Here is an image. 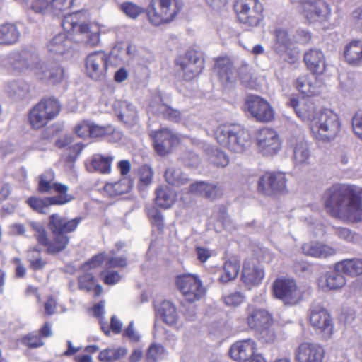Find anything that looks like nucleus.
I'll return each mask as SVG.
<instances>
[{
  "label": "nucleus",
  "mask_w": 362,
  "mask_h": 362,
  "mask_svg": "<svg viewBox=\"0 0 362 362\" xmlns=\"http://www.w3.org/2000/svg\"><path fill=\"white\" fill-rule=\"evenodd\" d=\"M234 8L240 22L248 26L258 25L262 19L263 6L258 0H235Z\"/></svg>",
  "instance_id": "nucleus-11"
},
{
  "label": "nucleus",
  "mask_w": 362,
  "mask_h": 362,
  "mask_svg": "<svg viewBox=\"0 0 362 362\" xmlns=\"http://www.w3.org/2000/svg\"><path fill=\"white\" fill-rule=\"evenodd\" d=\"M28 258L30 263V267L34 270L40 269L46 264V262L40 257V250L35 247L28 251Z\"/></svg>",
  "instance_id": "nucleus-60"
},
{
  "label": "nucleus",
  "mask_w": 362,
  "mask_h": 362,
  "mask_svg": "<svg viewBox=\"0 0 362 362\" xmlns=\"http://www.w3.org/2000/svg\"><path fill=\"white\" fill-rule=\"evenodd\" d=\"M336 268L322 274L317 280L318 286L324 291H334L341 288L346 284V278Z\"/></svg>",
  "instance_id": "nucleus-26"
},
{
  "label": "nucleus",
  "mask_w": 362,
  "mask_h": 362,
  "mask_svg": "<svg viewBox=\"0 0 362 362\" xmlns=\"http://www.w3.org/2000/svg\"><path fill=\"white\" fill-rule=\"evenodd\" d=\"M240 269V263L235 259L226 261L223 269V274L220 276V281L228 282L236 278Z\"/></svg>",
  "instance_id": "nucleus-48"
},
{
  "label": "nucleus",
  "mask_w": 362,
  "mask_h": 362,
  "mask_svg": "<svg viewBox=\"0 0 362 362\" xmlns=\"http://www.w3.org/2000/svg\"><path fill=\"white\" fill-rule=\"evenodd\" d=\"M209 160L217 167L224 168L229 163V158L226 153L218 148L211 152Z\"/></svg>",
  "instance_id": "nucleus-57"
},
{
  "label": "nucleus",
  "mask_w": 362,
  "mask_h": 362,
  "mask_svg": "<svg viewBox=\"0 0 362 362\" xmlns=\"http://www.w3.org/2000/svg\"><path fill=\"white\" fill-rule=\"evenodd\" d=\"M159 115H162L164 118L171 120L175 122H178L181 120L182 116L179 110L173 109V107L167 105H161L159 109Z\"/></svg>",
  "instance_id": "nucleus-61"
},
{
  "label": "nucleus",
  "mask_w": 362,
  "mask_h": 362,
  "mask_svg": "<svg viewBox=\"0 0 362 362\" xmlns=\"http://www.w3.org/2000/svg\"><path fill=\"white\" fill-rule=\"evenodd\" d=\"M336 269L341 270L344 273L352 276L361 275L362 274V259H344L336 264Z\"/></svg>",
  "instance_id": "nucleus-41"
},
{
  "label": "nucleus",
  "mask_w": 362,
  "mask_h": 362,
  "mask_svg": "<svg viewBox=\"0 0 362 362\" xmlns=\"http://www.w3.org/2000/svg\"><path fill=\"white\" fill-rule=\"evenodd\" d=\"M156 204L160 208L169 209L175 202L176 194L168 186L158 187L156 190Z\"/></svg>",
  "instance_id": "nucleus-36"
},
{
  "label": "nucleus",
  "mask_w": 362,
  "mask_h": 362,
  "mask_svg": "<svg viewBox=\"0 0 362 362\" xmlns=\"http://www.w3.org/2000/svg\"><path fill=\"white\" fill-rule=\"evenodd\" d=\"M157 314L166 325L176 328L181 326L179 314L171 302L164 300L158 309Z\"/></svg>",
  "instance_id": "nucleus-32"
},
{
  "label": "nucleus",
  "mask_w": 362,
  "mask_h": 362,
  "mask_svg": "<svg viewBox=\"0 0 362 362\" xmlns=\"http://www.w3.org/2000/svg\"><path fill=\"white\" fill-rule=\"evenodd\" d=\"M214 137L220 146L235 153H242L250 145L249 132L237 124L218 125L214 131Z\"/></svg>",
  "instance_id": "nucleus-4"
},
{
  "label": "nucleus",
  "mask_w": 362,
  "mask_h": 362,
  "mask_svg": "<svg viewBox=\"0 0 362 362\" xmlns=\"http://www.w3.org/2000/svg\"><path fill=\"white\" fill-rule=\"evenodd\" d=\"M310 323L317 331L324 337H329L334 329L332 319L328 311L318 304H314L310 308Z\"/></svg>",
  "instance_id": "nucleus-18"
},
{
  "label": "nucleus",
  "mask_w": 362,
  "mask_h": 362,
  "mask_svg": "<svg viewBox=\"0 0 362 362\" xmlns=\"http://www.w3.org/2000/svg\"><path fill=\"white\" fill-rule=\"evenodd\" d=\"M28 10L42 16L49 13L50 0H21Z\"/></svg>",
  "instance_id": "nucleus-43"
},
{
  "label": "nucleus",
  "mask_w": 362,
  "mask_h": 362,
  "mask_svg": "<svg viewBox=\"0 0 362 362\" xmlns=\"http://www.w3.org/2000/svg\"><path fill=\"white\" fill-rule=\"evenodd\" d=\"M256 351V342L252 339H246L233 344L229 354L230 358L236 362H247Z\"/></svg>",
  "instance_id": "nucleus-22"
},
{
  "label": "nucleus",
  "mask_w": 362,
  "mask_h": 362,
  "mask_svg": "<svg viewBox=\"0 0 362 362\" xmlns=\"http://www.w3.org/2000/svg\"><path fill=\"white\" fill-rule=\"evenodd\" d=\"M272 293L274 297L284 305H295L300 302L303 291L293 279L281 277L272 284Z\"/></svg>",
  "instance_id": "nucleus-10"
},
{
  "label": "nucleus",
  "mask_w": 362,
  "mask_h": 362,
  "mask_svg": "<svg viewBox=\"0 0 362 362\" xmlns=\"http://www.w3.org/2000/svg\"><path fill=\"white\" fill-rule=\"evenodd\" d=\"M272 325L264 326L256 331L258 338L263 342L272 343L275 341L276 336Z\"/></svg>",
  "instance_id": "nucleus-59"
},
{
  "label": "nucleus",
  "mask_w": 362,
  "mask_h": 362,
  "mask_svg": "<svg viewBox=\"0 0 362 362\" xmlns=\"http://www.w3.org/2000/svg\"><path fill=\"white\" fill-rule=\"evenodd\" d=\"M294 355L298 362H322L325 349L318 343L304 341L296 348Z\"/></svg>",
  "instance_id": "nucleus-19"
},
{
  "label": "nucleus",
  "mask_w": 362,
  "mask_h": 362,
  "mask_svg": "<svg viewBox=\"0 0 362 362\" xmlns=\"http://www.w3.org/2000/svg\"><path fill=\"white\" fill-rule=\"evenodd\" d=\"M122 325L121 320L115 315L112 316L110 326L106 322H100L101 329L107 335L110 334V331L115 334H119L122 332Z\"/></svg>",
  "instance_id": "nucleus-56"
},
{
  "label": "nucleus",
  "mask_w": 362,
  "mask_h": 362,
  "mask_svg": "<svg viewBox=\"0 0 362 362\" xmlns=\"http://www.w3.org/2000/svg\"><path fill=\"white\" fill-rule=\"evenodd\" d=\"M286 182L284 173L268 172L259 178L258 190L266 195L283 194L287 191Z\"/></svg>",
  "instance_id": "nucleus-17"
},
{
  "label": "nucleus",
  "mask_w": 362,
  "mask_h": 362,
  "mask_svg": "<svg viewBox=\"0 0 362 362\" xmlns=\"http://www.w3.org/2000/svg\"><path fill=\"white\" fill-rule=\"evenodd\" d=\"M59 102L52 98L40 100L30 111L29 123L33 129H39L54 119L60 112Z\"/></svg>",
  "instance_id": "nucleus-9"
},
{
  "label": "nucleus",
  "mask_w": 362,
  "mask_h": 362,
  "mask_svg": "<svg viewBox=\"0 0 362 362\" xmlns=\"http://www.w3.org/2000/svg\"><path fill=\"white\" fill-rule=\"evenodd\" d=\"M55 192L59 193L58 196L46 198V201L48 206L51 205H62L66 204L72 200L73 197L71 195L66 194L68 191V187L62 184H55L54 185Z\"/></svg>",
  "instance_id": "nucleus-44"
},
{
  "label": "nucleus",
  "mask_w": 362,
  "mask_h": 362,
  "mask_svg": "<svg viewBox=\"0 0 362 362\" xmlns=\"http://www.w3.org/2000/svg\"><path fill=\"white\" fill-rule=\"evenodd\" d=\"M289 144L293 148V158L296 165H303L308 163L310 153L306 141L301 138H291Z\"/></svg>",
  "instance_id": "nucleus-33"
},
{
  "label": "nucleus",
  "mask_w": 362,
  "mask_h": 362,
  "mask_svg": "<svg viewBox=\"0 0 362 362\" xmlns=\"http://www.w3.org/2000/svg\"><path fill=\"white\" fill-rule=\"evenodd\" d=\"M354 134L362 141V111L356 112L351 119Z\"/></svg>",
  "instance_id": "nucleus-64"
},
{
  "label": "nucleus",
  "mask_w": 362,
  "mask_h": 362,
  "mask_svg": "<svg viewBox=\"0 0 362 362\" xmlns=\"http://www.w3.org/2000/svg\"><path fill=\"white\" fill-rule=\"evenodd\" d=\"M114 156L109 154H94L86 163V168L90 172H99L103 174H109L112 170V163Z\"/></svg>",
  "instance_id": "nucleus-31"
},
{
  "label": "nucleus",
  "mask_w": 362,
  "mask_h": 362,
  "mask_svg": "<svg viewBox=\"0 0 362 362\" xmlns=\"http://www.w3.org/2000/svg\"><path fill=\"white\" fill-rule=\"evenodd\" d=\"M177 66L180 67L185 80H192L198 76L204 68V59L200 52L189 50L185 57L177 59Z\"/></svg>",
  "instance_id": "nucleus-16"
},
{
  "label": "nucleus",
  "mask_w": 362,
  "mask_h": 362,
  "mask_svg": "<svg viewBox=\"0 0 362 362\" xmlns=\"http://www.w3.org/2000/svg\"><path fill=\"white\" fill-rule=\"evenodd\" d=\"M214 70L225 88L233 86L236 83L238 75L244 86L251 89H255L258 86L257 78L253 75L248 66H243L238 72L230 59L227 57L218 59Z\"/></svg>",
  "instance_id": "nucleus-5"
},
{
  "label": "nucleus",
  "mask_w": 362,
  "mask_h": 362,
  "mask_svg": "<svg viewBox=\"0 0 362 362\" xmlns=\"http://www.w3.org/2000/svg\"><path fill=\"white\" fill-rule=\"evenodd\" d=\"M247 324L250 329L257 331L264 326L273 325V318L265 310L250 308L247 317Z\"/></svg>",
  "instance_id": "nucleus-28"
},
{
  "label": "nucleus",
  "mask_w": 362,
  "mask_h": 362,
  "mask_svg": "<svg viewBox=\"0 0 362 362\" xmlns=\"http://www.w3.org/2000/svg\"><path fill=\"white\" fill-rule=\"evenodd\" d=\"M276 44L274 45V49L279 54H287L291 41L288 36V32L283 29H277L276 30Z\"/></svg>",
  "instance_id": "nucleus-47"
},
{
  "label": "nucleus",
  "mask_w": 362,
  "mask_h": 362,
  "mask_svg": "<svg viewBox=\"0 0 362 362\" xmlns=\"http://www.w3.org/2000/svg\"><path fill=\"white\" fill-rule=\"evenodd\" d=\"M244 296L239 291L225 294L223 300L227 306L236 307L244 301Z\"/></svg>",
  "instance_id": "nucleus-63"
},
{
  "label": "nucleus",
  "mask_w": 362,
  "mask_h": 362,
  "mask_svg": "<svg viewBox=\"0 0 362 362\" xmlns=\"http://www.w3.org/2000/svg\"><path fill=\"white\" fill-rule=\"evenodd\" d=\"M119 8L127 16L133 19L136 18L144 11L143 8L130 1L121 4Z\"/></svg>",
  "instance_id": "nucleus-54"
},
{
  "label": "nucleus",
  "mask_w": 362,
  "mask_h": 362,
  "mask_svg": "<svg viewBox=\"0 0 362 362\" xmlns=\"http://www.w3.org/2000/svg\"><path fill=\"white\" fill-rule=\"evenodd\" d=\"M6 90L14 100H23L29 95L30 85L23 80L13 81L7 83Z\"/></svg>",
  "instance_id": "nucleus-37"
},
{
  "label": "nucleus",
  "mask_w": 362,
  "mask_h": 362,
  "mask_svg": "<svg viewBox=\"0 0 362 362\" xmlns=\"http://www.w3.org/2000/svg\"><path fill=\"white\" fill-rule=\"evenodd\" d=\"M115 113L123 122L134 124L139 120L136 107L127 100H116L112 105Z\"/></svg>",
  "instance_id": "nucleus-25"
},
{
  "label": "nucleus",
  "mask_w": 362,
  "mask_h": 362,
  "mask_svg": "<svg viewBox=\"0 0 362 362\" xmlns=\"http://www.w3.org/2000/svg\"><path fill=\"white\" fill-rule=\"evenodd\" d=\"M127 354V349L122 347L108 348L99 353L98 360L100 362H115L124 358Z\"/></svg>",
  "instance_id": "nucleus-46"
},
{
  "label": "nucleus",
  "mask_w": 362,
  "mask_h": 362,
  "mask_svg": "<svg viewBox=\"0 0 362 362\" xmlns=\"http://www.w3.org/2000/svg\"><path fill=\"white\" fill-rule=\"evenodd\" d=\"M245 108L257 121L270 122L274 119V111L268 101L257 95H250Z\"/></svg>",
  "instance_id": "nucleus-15"
},
{
  "label": "nucleus",
  "mask_w": 362,
  "mask_h": 362,
  "mask_svg": "<svg viewBox=\"0 0 362 362\" xmlns=\"http://www.w3.org/2000/svg\"><path fill=\"white\" fill-rule=\"evenodd\" d=\"M298 9L307 23L323 28H327L332 15V6L327 0H299Z\"/></svg>",
  "instance_id": "nucleus-6"
},
{
  "label": "nucleus",
  "mask_w": 362,
  "mask_h": 362,
  "mask_svg": "<svg viewBox=\"0 0 362 362\" xmlns=\"http://www.w3.org/2000/svg\"><path fill=\"white\" fill-rule=\"evenodd\" d=\"M256 146L259 153L273 156L281 150L282 142L278 132L272 128L264 127L256 133Z\"/></svg>",
  "instance_id": "nucleus-12"
},
{
  "label": "nucleus",
  "mask_w": 362,
  "mask_h": 362,
  "mask_svg": "<svg viewBox=\"0 0 362 362\" xmlns=\"http://www.w3.org/2000/svg\"><path fill=\"white\" fill-rule=\"evenodd\" d=\"M153 177V169L147 165H143L139 170V184L138 186L140 189H145L152 182Z\"/></svg>",
  "instance_id": "nucleus-52"
},
{
  "label": "nucleus",
  "mask_w": 362,
  "mask_h": 362,
  "mask_svg": "<svg viewBox=\"0 0 362 362\" xmlns=\"http://www.w3.org/2000/svg\"><path fill=\"white\" fill-rule=\"evenodd\" d=\"M323 202L332 217L347 223L362 222V187L334 184L325 192Z\"/></svg>",
  "instance_id": "nucleus-1"
},
{
  "label": "nucleus",
  "mask_w": 362,
  "mask_h": 362,
  "mask_svg": "<svg viewBox=\"0 0 362 362\" xmlns=\"http://www.w3.org/2000/svg\"><path fill=\"white\" fill-rule=\"evenodd\" d=\"M264 276V269L253 260H245L241 273V280L248 287L259 284Z\"/></svg>",
  "instance_id": "nucleus-23"
},
{
  "label": "nucleus",
  "mask_w": 362,
  "mask_h": 362,
  "mask_svg": "<svg viewBox=\"0 0 362 362\" xmlns=\"http://www.w3.org/2000/svg\"><path fill=\"white\" fill-rule=\"evenodd\" d=\"M50 54L62 57L69 54L72 49V42L66 33H60L54 36L47 45Z\"/></svg>",
  "instance_id": "nucleus-27"
},
{
  "label": "nucleus",
  "mask_w": 362,
  "mask_h": 362,
  "mask_svg": "<svg viewBox=\"0 0 362 362\" xmlns=\"http://www.w3.org/2000/svg\"><path fill=\"white\" fill-rule=\"evenodd\" d=\"M52 233L54 234V239L52 241L49 240L47 251L48 253L54 254L65 249L69 243V238L65 234L60 233Z\"/></svg>",
  "instance_id": "nucleus-50"
},
{
  "label": "nucleus",
  "mask_w": 362,
  "mask_h": 362,
  "mask_svg": "<svg viewBox=\"0 0 362 362\" xmlns=\"http://www.w3.org/2000/svg\"><path fill=\"white\" fill-rule=\"evenodd\" d=\"M303 252L308 256L318 258H326L335 255L333 247L322 243H308L302 245Z\"/></svg>",
  "instance_id": "nucleus-35"
},
{
  "label": "nucleus",
  "mask_w": 362,
  "mask_h": 362,
  "mask_svg": "<svg viewBox=\"0 0 362 362\" xmlns=\"http://www.w3.org/2000/svg\"><path fill=\"white\" fill-rule=\"evenodd\" d=\"M151 135L154 141V148L160 156L168 154L180 140L176 134L167 128L153 132Z\"/></svg>",
  "instance_id": "nucleus-20"
},
{
  "label": "nucleus",
  "mask_w": 362,
  "mask_h": 362,
  "mask_svg": "<svg viewBox=\"0 0 362 362\" xmlns=\"http://www.w3.org/2000/svg\"><path fill=\"white\" fill-rule=\"evenodd\" d=\"M8 60L14 69L30 71L37 80L47 84L57 85L66 78L65 70L61 65L42 62L38 53L31 49L13 51L8 55Z\"/></svg>",
  "instance_id": "nucleus-2"
},
{
  "label": "nucleus",
  "mask_w": 362,
  "mask_h": 362,
  "mask_svg": "<svg viewBox=\"0 0 362 362\" xmlns=\"http://www.w3.org/2000/svg\"><path fill=\"white\" fill-rule=\"evenodd\" d=\"M19 37L20 32L14 24L0 25V45H13L18 41Z\"/></svg>",
  "instance_id": "nucleus-40"
},
{
  "label": "nucleus",
  "mask_w": 362,
  "mask_h": 362,
  "mask_svg": "<svg viewBox=\"0 0 362 362\" xmlns=\"http://www.w3.org/2000/svg\"><path fill=\"white\" fill-rule=\"evenodd\" d=\"M110 57L105 52L96 51L89 54L85 60L86 74L95 81L105 79Z\"/></svg>",
  "instance_id": "nucleus-13"
},
{
  "label": "nucleus",
  "mask_w": 362,
  "mask_h": 362,
  "mask_svg": "<svg viewBox=\"0 0 362 362\" xmlns=\"http://www.w3.org/2000/svg\"><path fill=\"white\" fill-rule=\"evenodd\" d=\"M81 218H76L66 220L59 214H54L49 217V228L52 233L65 234L75 230L79 224Z\"/></svg>",
  "instance_id": "nucleus-29"
},
{
  "label": "nucleus",
  "mask_w": 362,
  "mask_h": 362,
  "mask_svg": "<svg viewBox=\"0 0 362 362\" xmlns=\"http://www.w3.org/2000/svg\"><path fill=\"white\" fill-rule=\"evenodd\" d=\"M103 136L106 137L110 141L115 142L122 138V134L112 126H99L92 122L90 137L97 138Z\"/></svg>",
  "instance_id": "nucleus-39"
},
{
  "label": "nucleus",
  "mask_w": 362,
  "mask_h": 362,
  "mask_svg": "<svg viewBox=\"0 0 362 362\" xmlns=\"http://www.w3.org/2000/svg\"><path fill=\"white\" fill-rule=\"evenodd\" d=\"M74 1V0H50L49 13L61 16L72 7Z\"/></svg>",
  "instance_id": "nucleus-53"
},
{
  "label": "nucleus",
  "mask_w": 362,
  "mask_h": 362,
  "mask_svg": "<svg viewBox=\"0 0 362 362\" xmlns=\"http://www.w3.org/2000/svg\"><path fill=\"white\" fill-rule=\"evenodd\" d=\"M310 130L315 139L329 142L341 132V121L336 112L326 109L317 115V119L313 122Z\"/></svg>",
  "instance_id": "nucleus-7"
},
{
  "label": "nucleus",
  "mask_w": 362,
  "mask_h": 362,
  "mask_svg": "<svg viewBox=\"0 0 362 362\" xmlns=\"http://www.w3.org/2000/svg\"><path fill=\"white\" fill-rule=\"evenodd\" d=\"M54 173L52 170L46 171L40 176L38 189L40 192H48L54 188L56 183H53Z\"/></svg>",
  "instance_id": "nucleus-55"
},
{
  "label": "nucleus",
  "mask_w": 362,
  "mask_h": 362,
  "mask_svg": "<svg viewBox=\"0 0 362 362\" xmlns=\"http://www.w3.org/2000/svg\"><path fill=\"white\" fill-rule=\"evenodd\" d=\"M182 8V0H151L147 8L148 19L155 26L169 23Z\"/></svg>",
  "instance_id": "nucleus-8"
},
{
  "label": "nucleus",
  "mask_w": 362,
  "mask_h": 362,
  "mask_svg": "<svg viewBox=\"0 0 362 362\" xmlns=\"http://www.w3.org/2000/svg\"><path fill=\"white\" fill-rule=\"evenodd\" d=\"M303 60L307 69L315 75L322 74L325 70V56L320 49L311 48L307 50Z\"/></svg>",
  "instance_id": "nucleus-24"
},
{
  "label": "nucleus",
  "mask_w": 362,
  "mask_h": 362,
  "mask_svg": "<svg viewBox=\"0 0 362 362\" xmlns=\"http://www.w3.org/2000/svg\"><path fill=\"white\" fill-rule=\"evenodd\" d=\"M288 105L293 107L297 116L303 122H309V127L313 122L317 119V115L320 112H316L315 104L310 100L302 99L298 100L296 98H291Z\"/></svg>",
  "instance_id": "nucleus-21"
},
{
  "label": "nucleus",
  "mask_w": 362,
  "mask_h": 362,
  "mask_svg": "<svg viewBox=\"0 0 362 362\" xmlns=\"http://www.w3.org/2000/svg\"><path fill=\"white\" fill-rule=\"evenodd\" d=\"M165 180L168 183L173 185H185L188 179L182 173L180 169L174 167L168 168L165 173Z\"/></svg>",
  "instance_id": "nucleus-51"
},
{
  "label": "nucleus",
  "mask_w": 362,
  "mask_h": 362,
  "mask_svg": "<svg viewBox=\"0 0 362 362\" xmlns=\"http://www.w3.org/2000/svg\"><path fill=\"white\" fill-rule=\"evenodd\" d=\"M189 192L194 194L215 199L221 197L223 189L221 187L205 182H198L190 185Z\"/></svg>",
  "instance_id": "nucleus-34"
},
{
  "label": "nucleus",
  "mask_w": 362,
  "mask_h": 362,
  "mask_svg": "<svg viewBox=\"0 0 362 362\" xmlns=\"http://www.w3.org/2000/svg\"><path fill=\"white\" fill-rule=\"evenodd\" d=\"M176 284L178 289L189 302L200 300L206 290L198 276L191 274L177 276Z\"/></svg>",
  "instance_id": "nucleus-14"
},
{
  "label": "nucleus",
  "mask_w": 362,
  "mask_h": 362,
  "mask_svg": "<svg viewBox=\"0 0 362 362\" xmlns=\"http://www.w3.org/2000/svg\"><path fill=\"white\" fill-rule=\"evenodd\" d=\"M85 274L78 278L79 289L90 291L94 289L95 296H98L103 292V288L99 284H95V279L92 274L88 272H84Z\"/></svg>",
  "instance_id": "nucleus-45"
},
{
  "label": "nucleus",
  "mask_w": 362,
  "mask_h": 362,
  "mask_svg": "<svg viewBox=\"0 0 362 362\" xmlns=\"http://www.w3.org/2000/svg\"><path fill=\"white\" fill-rule=\"evenodd\" d=\"M62 26L73 40L90 47L99 46L101 34L110 31L105 25L92 21L90 13L84 10L64 16Z\"/></svg>",
  "instance_id": "nucleus-3"
},
{
  "label": "nucleus",
  "mask_w": 362,
  "mask_h": 362,
  "mask_svg": "<svg viewBox=\"0 0 362 362\" xmlns=\"http://www.w3.org/2000/svg\"><path fill=\"white\" fill-rule=\"evenodd\" d=\"M165 356V349L163 346L153 344L150 346L146 354V358L151 362L161 360Z\"/></svg>",
  "instance_id": "nucleus-58"
},
{
  "label": "nucleus",
  "mask_w": 362,
  "mask_h": 362,
  "mask_svg": "<svg viewBox=\"0 0 362 362\" xmlns=\"http://www.w3.org/2000/svg\"><path fill=\"white\" fill-rule=\"evenodd\" d=\"M344 56L349 64H358L362 61V41L352 40L348 43L344 52Z\"/></svg>",
  "instance_id": "nucleus-38"
},
{
  "label": "nucleus",
  "mask_w": 362,
  "mask_h": 362,
  "mask_svg": "<svg viewBox=\"0 0 362 362\" xmlns=\"http://www.w3.org/2000/svg\"><path fill=\"white\" fill-rule=\"evenodd\" d=\"M105 261L108 268H122L127 264V260L124 257H115L112 253L105 254Z\"/></svg>",
  "instance_id": "nucleus-62"
},
{
  "label": "nucleus",
  "mask_w": 362,
  "mask_h": 362,
  "mask_svg": "<svg viewBox=\"0 0 362 362\" xmlns=\"http://www.w3.org/2000/svg\"><path fill=\"white\" fill-rule=\"evenodd\" d=\"M296 86L302 94L310 97L320 92L321 82L314 75H302L296 79Z\"/></svg>",
  "instance_id": "nucleus-30"
},
{
  "label": "nucleus",
  "mask_w": 362,
  "mask_h": 362,
  "mask_svg": "<svg viewBox=\"0 0 362 362\" xmlns=\"http://www.w3.org/2000/svg\"><path fill=\"white\" fill-rule=\"evenodd\" d=\"M28 224L38 244L47 248L49 238L47 236L45 226L41 223L33 221H28Z\"/></svg>",
  "instance_id": "nucleus-49"
},
{
  "label": "nucleus",
  "mask_w": 362,
  "mask_h": 362,
  "mask_svg": "<svg viewBox=\"0 0 362 362\" xmlns=\"http://www.w3.org/2000/svg\"><path fill=\"white\" fill-rule=\"evenodd\" d=\"M132 188L130 180L124 177L117 182L107 183L105 185V191L110 196L120 195L128 192Z\"/></svg>",
  "instance_id": "nucleus-42"
}]
</instances>
